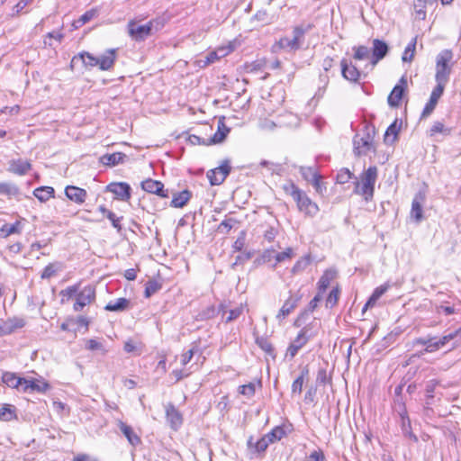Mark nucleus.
Wrapping results in <instances>:
<instances>
[{
  "label": "nucleus",
  "mask_w": 461,
  "mask_h": 461,
  "mask_svg": "<svg viewBox=\"0 0 461 461\" xmlns=\"http://www.w3.org/2000/svg\"><path fill=\"white\" fill-rule=\"evenodd\" d=\"M377 178L376 167H368L361 176V183L357 181L354 193L360 194L368 202L372 200L375 193V184Z\"/></svg>",
  "instance_id": "2"
},
{
  "label": "nucleus",
  "mask_w": 461,
  "mask_h": 461,
  "mask_svg": "<svg viewBox=\"0 0 461 461\" xmlns=\"http://www.w3.org/2000/svg\"><path fill=\"white\" fill-rule=\"evenodd\" d=\"M230 172L229 161H224L221 166L207 172V177L212 185H221Z\"/></svg>",
  "instance_id": "9"
},
{
  "label": "nucleus",
  "mask_w": 461,
  "mask_h": 461,
  "mask_svg": "<svg viewBox=\"0 0 461 461\" xmlns=\"http://www.w3.org/2000/svg\"><path fill=\"white\" fill-rule=\"evenodd\" d=\"M50 388V385L45 381L40 380H27L25 379L24 386L23 387V392L28 391H35L38 393H45Z\"/></svg>",
  "instance_id": "24"
},
{
  "label": "nucleus",
  "mask_w": 461,
  "mask_h": 461,
  "mask_svg": "<svg viewBox=\"0 0 461 461\" xmlns=\"http://www.w3.org/2000/svg\"><path fill=\"white\" fill-rule=\"evenodd\" d=\"M321 299H322V293L318 292V294L309 303L307 309L303 312H302L301 317H303L308 312H313L317 308L318 303L321 301Z\"/></svg>",
  "instance_id": "52"
},
{
  "label": "nucleus",
  "mask_w": 461,
  "mask_h": 461,
  "mask_svg": "<svg viewBox=\"0 0 461 461\" xmlns=\"http://www.w3.org/2000/svg\"><path fill=\"white\" fill-rule=\"evenodd\" d=\"M160 288L161 285L157 281L152 280L147 282L144 292L145 297H150L152 294H156Z\"/></svg>",
  "instance_id": "45"
},
{
  "label": "nucleus",
  "mask_w": 461,
  "mask_h": 461,
  "mask_svg": "<svg viewBox=\"0 0 461 461\" xmlns=\"http://www.w3.org/2000/svg\"><path fill=\"white\" fill-rule=\"evenodd\" d=\"M424 202V195L420 193L415 195L411 203V217L416 221L420 222L422 216V203Z\"/></svg>",
  "instance_id": "21"
},
{
  "label": "nucleus",
  "mask_w": 461,
  "mask_h": 461,
  "mask_svg": "<svg viewBox=\"0 0 461 461\" xmlns=\"http://www.w3.org/2000/svg\"><path fill=\"white\" fill-rule=\"evenodd\" d=\"M107 218L111 221V223L113 228L117 229L118 230H121L122 226L120 224L122 217H117L115 213L113 212H107Z\"/></svg>",
  "instance_id": "62"
},
{
  "label": "nucleus",
  "mask_w": 461,
  "mask_h": 461,
  "mask_svg": "<svg viewBox=\"0 0 461 461\" xmlns=\"http://www.w3.org/2000/svg\"><path fill=\"white\" fill-rule=\"evenodd\" d=\"M312 28V25L308 24H300L294 28L293 31V37L289 38L287 36L282 37L279 41L277 42L280 49H283L286 51H295L299 49H301L304 34L311 31Z\"/></svg>",
  "instance_id": "5"
},
{
  "label": "nucleus",
  "mask_w": 461,
  "mask_h": 461,
  "mask_svg": "<svg viewBox=\"0 0 461 461\" xmlns=\"http://www.w3.org/2000/svg\"><path fill=\"white\" fill-rule=\"evenodd\" d=\"M2 381L8 387L15 388L21 391L25 384V378L19 377L14 373L11 372H5L2 376Z\"/></svg>",
  "instance_id": "22"
},
{
  "label": "nucleus",
  "mask_w": 461,
  "mask_h": 461,
  "mask_svg": "<svg viewBox=\"0 0 461 461\" xmlns=\"http://www.w3.org/2000/svg\"><path fill=\"white\" fill-rule=\"evenodd\" d=\"M351 177V172L348 168H343L337 175V182L339 184H345L348 183Z\"/></svg>",
  "instance_id": "54"
},
{
  "label": "nucleus",
  "mask_w": 461,
  "mask_h": 461,
  "mask_svg": "<svg viewBox=\"0 0 461 461\" xmlns=\"http://www.w3.org/2000/svg\"><path fill=\"white\" fill-rule=\"evenodd\" d=\"M106 189L108 192L113 193L115 197L121 201L127 202L131 198V188L127 183H111L107 185Z\"/></svg>",
  "instance_id": "11"
},
{
  "label": "nucleus",
  "mask_w": 461,
  "mask_h": 461,
  "mask_svg": "<svg viewBox=\"0 0 461 461\" xmlns=\"http://www.w3.org/2000/svg\"><path fill=\"white\" fill-rule=\"evenodd\" d=\"M151 31L152 22H149L146 24H138L135 22H130L128 24L130 36L137 41H144L151 34Z\"/></svg>",
  "instance_id": "7"
},
{
  "label": "nucleus",
  "mask_w": 461,
  "mask_h": 461,
  "mask_svg": "<svg viewBox=\"0 0 461 461\" xmlns=\"http://www.w3.org/2000/svg\"><path fill=\"white\" fill-rule=\"evenodd\" d=\"M126 158V155L122 152H115L113 154H104L100 158L101 163L105 166H116L120 163L123 162V159Z\"/></svg>",
  "instance_id": "26"
},
{
  "label": "nucleus",
  "mask_w": 461,
  "mask_h": 461,
  "mask_svg": "<svg viewBox=\"0 0 461 461\" xmlns=\"http://www.w3.org/2000/svg\"><path fill=\"white\" fill-rule=\"evenodd\" d=\"M285 435V430L281 427H276L269 433L265 435L267 439H271V443L280 440Z\"/></svg>",
  "instance_id": "48"
},
{
  "label": "nucleus",
  "mask_w": 461,
  "mask_h": 461,
  "mask_svg": "<svg viewBox=\"0 0 461 461\" xmlns=\"http://www.w3.org/2000/svg\"><path fill=\"white\" fill-rule=\"evenodd\" d=\"M436 311L438 313H443L445 315H451L456 312V310L453 306L450 305H438L436 307Z\"/></svg>",
  "instance_id": "63"
},
{
  "label": "nucleus",
  "mask_w": 461,
  "mask_h": 461,
  "mask_svg": "<svg viewBox=\"0 0 461 461\" xmlns=\"http://www.w3.org/2000/svg\"><path fill=\"white\" fill-rule=\"evenodd\" d=\"M167 420L170 424V427L176 430L183 422L181 413L175 408L173 404H168L166 407Z\"/></svg>",
  "instance_id": "19"
},
{
  "label": "nucleus",
  "mask_w": 461,
  "mask_h": 461,
  "mask_svg": "<svg viewBox=\"0 0 461 461\" xmlns=\"http://www.w3.org/2000/svg\"><path fill=\"white\" fill-rule=\"evenodd\" d=\"M354 59L357 60H364L370 57V50L368 47L360 45L353 47Z\"/></svg>",
  "instance_id": "36"
},
{
  "label": "nucleus",
  "mask_w": 461,
  "mask_h": 461,
  "mask_svg": "<svg viewBox=\"0 0 461 461\" xmlns=\"http://www.w3.org/2000/svg\"><path fill=\"white\" fill-rule=\"evenodd\" d=\"M32 168V164L27 160L12 159L9 162L8 171L18 176H24Z\"/></svg>",
  "instance_id": "20"
},
{
  "label": "nucleus",
  "mask_w": 461,
  "mask_h": 461,
  "mask_svg": "<svg viewBox=\"0 0 461 461\" xmlns=\"http://www.w3.org/2000/svg\"><path fill=\"white\" fill-rule=\"evenodd\" d=\"M270 443L271 439H267V438L264 436L255 443L254 447L256 448V451L260 453L264 452Z\"/></svg>",
  "instance_id": "57"
},
{
  "label": "nucleus",
  "mask_w": 461,
  "mask_h": 461,
  "mask_svg": "<svg viewBox=\"0 0 461 461\" xmlns=\"http://www.w3.org/2000/svg\"><path fill=\"white\" fill-rule=\"evenodd\" d=\"M417 38H413L411 41L406 46L403 54L402 56V60L403 62H411L414 58L415 49H416Z\"/></svg>",
  "instance_id": "34"
},
{
  "label": "nucleus",
  "mask_w": 461,
  "mask_h": 461,
  "mask_svg": "<svg viewBox=\"0 0 461 461\" xmlns=\"http://www.w3.org/2000/svg\"><path fill=\"white\" fill-rule=\"evenodd\" d=\"M242 312H243V306H242V304H240V306H237L234 309L230 310L229 312L224 311L223 312V316L226 313H228V315L226 316L225 321L226 322H230V321L236 320L237 318H239L240 316V314Z\"/></svg>",
  "instance_id": "44"
},
{
  "label": "nucleus",
  "mask_w": 461,
  "mask_h": 461,
  "mask_svg": "<svg viewBox=\"0 0 461 461\" xmlns=\"http://www.w3.org/2000/svg\"><path fill=\"white\" fill-rule=\"evenodd\" d=\"M308 375V369H303L302 374L293 382L292 393H301L303 391V385L304 383V376Z\"/></svg>",
  "instance_id": "38"
},
{
  "label": "nucleus",
  "mask_w": 461,
  "mask_h": 461,
  "mask_svg": "<svg viewBox=\"0 0 461 461\" xmlns=\"http://www.w3.org/2000/svg\"><path fill=\"white\" fill-rule=\"evenodd\" d=\"M118 427L131 446L136 447L140 444V438L134 432L131 426L120 420Z\"/></svg>",
  "instance_id": "23"
},
{
  "label": "nucleus",
  "mask_w": 461,
  "mask_h": 461,
  "mask_svg": "<svg viewBox=\"0 0 461 461\" xmlns=\"http://www.w3.org/2000/svg\"><path fill=\"white\" fill-rule=\"evenodd\" d=\"M95 300V289L92 285H86L78 291L76 296V303L73 305L75 312H80L86 305L91 304Z\"/></svg>",
  "instance_id": "6"
},
{
  "label": "nucleus",
  "mask_w": 461,
  "mask_h": 461,
  "mask_svg": "<svg viewBox=\"0 0 461 461\" xmlns=\"http://www.w3.org/2000/svg\"><path fill=\"white\" fill-rule=\"evenodd\" d=\"M15 418L14 409H12L10 405L5 404L0 409V420L9 421Z\"/></svg>",
  "instance_id": "39"
},
{
  "label": "nucleus",
  "mask_w": 461,
  "mask_h": 461,
  "mask_svg": "<svg viewBox=\"0 0 461 461\" xmlns=\"http://www.w3.org/2000/svg\"><path fill=\"white\" fill-rule=\"evenodd\" d=\"M61 269L60 263H50L46 266L41 273L42 279H49L56 275V273Z\"/></svg>",
  "instance_id": "35"
},
{
  "label": "nucleus",
  "mask_w": 461,
  "mask_h": 461,
  "mask_svg": "<svg viewBox=\"0 0 461 461\" xmlns=\"http://www.w3.org/2000/svg\"><path fill=\"white\" fill-rule=\"evenodd\" d=\"M300 172L303 176V177L308 181V182H312L315 177L319 176L320 175L317 173V171L313 168V167H302L301 169H300Z\"/></svg>",
  "instance_id": "42"
},
{
  "label": "nucleus",
  "mask_w": 461,
  "mask_h": 461,
  "mask_svg": "<svg viewBox=\"0 0 461 461\" xmlns=\"http://www.w3.org/2000/svg\"><path fill=\"white\" fill-rule=\"evenodd\" d=\"M407 87V80L402 77L399 83L393 88L390 93L387 102L391 107H399L405 89Z\"/></svg>",
  "instance_id": "10"
},
{
  "label": "nucleus",
  "mask_w": 461,
  "mask_h": 461,
  "mask_svg": "<svg viewBox=\"0 0 461 461\" xmlns=\"http://www.w3.org/2000/svg\"><path fill=\"white\" fill-rule=\"evenodd\" d=\"M339 288H333L328 297H327V300H326V306L327 307H332L334 306L338 300H339Z\"/></svg>",
  "instance_id": "53"
},
{
  "label": "nucleus",
  "mask_w": 461,
  "mask_h": 461,
  "mask_svg": "<svg viewBox=\"0 0 461 461\" xmlns=\"http://www.w3.org/2000/svg\"><path fill=\"white\" fill-rule=\"evenodd\" d=\"M79 290V285H74L71 286H68L66 289L60 292L62 296H66L68 298H72L74 295H77Z\"/></svg>",
  "instance_id": "59"
},
{
  "label": "nucleus",
  "mask_w": 461,
  "mask_h": 461,
  "mask_svg": "<svg viewBox=\"0 0 461 461\" xmlns=\"http://www.w3.org/2000/svg\"><path fill=\"white\" fill-rule=\"evenodd\" d=\"M17 192H18V189L14 185L8 184V183H0V194H14Z\"/></svg>",
  "instance_id": "55"
},
{
  "label": "nucleus",
  "mask_w": 461,
  "mask_h": 461,
  "mask_svg": "<svg viewBox=\"0 0 461 461\" xmlns=\"http://www.w3.org/2000/svg\"><path fill=\"white\" fill-rule=\"evenodd\" d=\"M65 194L69 200L78 204L83 203L87 196L85 189L75 185H68L65 188Z\"/></svg>",
  "instance_id": "17"
},
{
  "label": "nucleus",
  "mask_w": 461,
  "mask_h": 461,
  "mask_svg": "<svg viewBox=\"0 0 461 461\" xmlns=\"http://www.w3.org/2000/svg\"><path fill=\"white\" fill-rule=\"evenodd\" d=\"M4 323L7 329V332L9 334H11L14 331H15L16 330L22 329L23 327H24L25 321H24V319L20 318V317H13V318H10V319L6 320L5 321H4Z\"/></svg>",
  "instance_id": "33"
},
{
  "label": "nucleus",
  "mask_w": 461,
  "mask_h": 461,
  "mask_svg": "<svg viewBox=\"0 0 461 461\" xmlns=\"http://www.w3.org/2000/svg\"><path fill=\"white\" fill-rule=\"evenodd\" d=\"M188 140L193 145H211L210 139H203L194 134L190 135Z\"/></svg>",
  "instance_id": "60"
},
{
  "label": "nucleus",
  "mask_w": 461,
  "mask_h": 461,
  "mask_svg": "<svg viewBox=\"0 0 461 461\" xmlns=\"http://www.w3.org/2000/svg\"><path fill=\"white\" fill-rule=\"evenodd\" d=\"M342 77L351 82H357L360 77V72L352 63L343 59L340 61Z\"/></svg>",
  "instance_id": "15"
},
{
  "label": "nucleus",
  "mask_w": 461,
  "mask_h": 461,
  "mask_svg": "<svg viewBox=\"0 0 461 461\" xmlns=\"http://www.w3.org/2000/svg\"><path fill=\"white\" fill-rule=\"evenodd\" d=\"M310 262H311V259H310L309 256L300 258L298 261H296V263L293 267L292 272L296 274V273H299V272L304 270L305 267L310 264Z\"/></svg>",
  "instance_id": "49"
},
{
  "label": "nucleus",
  "mask_w": 461,
  "mask_h": 461,
  "mask_svg": "<svg viewBox=\"0 0 461 461\" xmlns=\"http://www.w3.org/2000/svg\"><path fill=\"white\" fill-rule=\"evenodd\" d=\"M452 59L453 52L450 50H444L437 55L435 80L438 85L446 86L448 82Z\"/></svg>",
  "instance_id": "4"
},
{
  "label": "nucleus",
  "mask_w": 461,
  "mask_h": 461,
  "mask_svg": "<svg viewBox=\"0 0 461 461\" xmlns=\"http://www.w3.org/2000/svg\"><path fill=\"white\" fill-rule=\"evenodd\" d=\"M33 194L41 202H46L54 195V189L50 186H41L33 191Z\"/></svg>",
  "instance_id": "32"
},
{
  "label": "nucleus",
  "mask_w": 461,
  "mask_h": 461,
  "mask_svg": "<svg viewBox=\"0 0 461 461\" xmlns=\"http://www.w3.org/2000/svg\"><path fill=\"white\" fill-rule=\"evenodd\" d=\"M426 0H414V9L417 17L420 20H424L426 18Z\"/></svg>",
  "instance_id": "41"
},
{
  "label": "nucleus",
  "mask_w": 461,
  "mask_h": 461,
  "mask_svg": "<svg viewBox=\"0 0 461 461\" xmlns=\"http://www.w3.org/2000/svg\"><path fill=\"white\" fill-rule=\"evenodd\" d=\"M229 131L230 129L220 120L217 131L210 138L211 144H217L223 141Z\"/></svg>",
  "instance_id": "29"
},
{
  "label": "nucleus",
  "mask_w": 461,
  "mask_h": 461,
  "mask_svg": "<svg viewBox=\"0 0 461 461\" xmlns=\"http://www.w3.org/2000/svg\"><path fill=\"white\" fill-rule=\"evenodd\" d=\"M402 433L405 437L411 438L412 441L417 442L418 438L411 431L410 420L409 419L405 420L402 416Z\"/></svg>",
  "instance_id": "50"
},
{
  "label": "nucleus",
  "mask_w": 461,
  "mask_h": 461,
  "mask_svg": "<svg viewBox=\"0 0 461 461\" xmlns=\"http://www.w3.org/2000/svg\"><path fill=\"white\" fill-rule=\"evenodd\" d=\"M389 287L390 285L387 283L376 287L373 292L372 295L369 297L366 303L365 304L363 311H366L369 307H373L375 304L376 301L387 292Z\"/></svg>",
  "instance_id": "28"
},
{
  "label": "nucleus",
  "mask_w": 461,
  "mask_h": 461,
  "mask_svg": "<svg viewBox=\"0 0 461 461\" xmlns=\"http://www.w3.org/2000/svg\"><path fill=\"white\" fill-rule=\"evenodd\" d=\"M130 302L126 298H118L114 302L108 303L104 309L108 312H122L129 307Z\"/></svg>",
  "instance_id": "30"
},
{
  "label": "nucleus",
  "mask_w": 461,
  "mask_h": 461,
  "mask_svg": "<svg viewBox=\"0 0 461 461\" xmlns=\"http://www.w3.org/2000/svg\"><path fill=\"white\" fill-rule=\"evenodd\" d=\"M308 327H303L289 345L285 356L289 357L290 359H293L298 351L309 341L311 335H308Z\"/></svg>",
  "instance_id": "8"
},
{
  "label": "nucleus",
  "mask_w": 461,
  "mask_h": 461,
  "mask_svg": "<svg viewBox=\"0 0 461 461\" xmlns=\"http://www.w3.org/2000/svg\"><path fill=\"white\" fill-rule=\"evenodd\" d=\"M447 131L444 124L441 122H436L429 130V136H434L437 133H443Z\"/></svg>",
  "instance_id": "61"
},
{
  "label": "nucleus",
  "mask_w": 461,
  "mask_h": 461,
  "mask_svg": "<svg viewBox=\"0 0 461 461\" xmlns=\"http://www.w3.org/2000/svg\"><path fill=\"white\" fill-rule=\"evenodd\" d=\"M191 196V192L186 189L179 193H175L173 194L170 206L174 208H182L188 203Z\"/></svg>",
  "instance_id": "25"
},
{
  "label": "nucleus",
  "mask_w": 461,
  "mask_h": 461,
  "mask_svg": "<svg viewBox=\"0 0 461 461\" xmlns=\"http://www.w3.org/2000/svg\"><path fill=\"white\" fill-rule=\"evenodd\" d=\"M236 223H238V221H236L235 219H232V218L226 219L219 224L218 231L226 234L233 228V226Z\"/></svg>",
  "instance_id": "43"
},
{
  "label": "nucleus",
  "mask_w": 461,
  "mask_h": 461,
  "mask_svg": "<svg viewBox=\"0 0 461 461\" xmlns=\"http://www.w3.org/2000/svg\"><path fill=\"white\" fill-rule=\"evenodd\" d=\"M444 89H445L444 86L438 85V84L434 87V89L432 90V92L430 94L429 100L426 104V105L422 111L423 117L429 116L433 112V110L435 109V107L438 104V99L443 95Z\"/></svg>",
  "instance_id": "13"
},
{
  "label": "nucleus",
  "mask_w": 461,
  "mask_h": 461,
  "mask_svg": "<svg viewBox=\"0 0 461 461\" xmlns=\"http://www.w3.org/2000/svg\"><path fill=\"white\" fill-rule=\"evenodd\" d=\"M461 338V328L457 329L456 330L450 332L447 335H444L443 337L437 339L438 346L441 348L445 347L449 341L455 340L456 338Z\"/></svg>",
  "instance_id": "37"
},
{
  "label": "nucleus",
  "mask_w": 461,
  "mask_h": 461,
  "mask_svg": "<svg viewBox=\"0 0 461 461\" xmlns=\"http://www.w3.org/2000/svg\"><path fill=\"white\" fill-rule=\"evenodd\" d=\"M141 188L148 193L155 194L163 198L168 196L167 190H164V185L158 180L148 178L141 182Z\"/></svg>",
  "instance_id": "12"
},
{
  "label": "nucleus",
  "mask_w": 461,
  "mask_h": 461,
  "mask_svg": "<svg viewBox=\"0 0 461 461\" xmlns=\"http://www.w3.org/2000/svg\"><path fill=\"white\" fill-rule=\"evenodd\" d=\"M294 257V250L291 248H287L285 251L276 253L274 256L276 263H281L285 260H290Z\"/></svg>",
  "instance_id": "47"
},
{
  "label": "nucleus",
  "mask_w": 461,
  "mask_h": 461,
  "mask_svg": "<svg viewBox=\"0 0 461 461\" xmlns=\"http://www.w3.org/2000/svg\"><path fill=\"white\" fill-rule=\"evenodd\" d=\"M373 148V142L370 136L367 134L366 137L356 136L354 139V150L358 156L366 155Z\"/></svg>",
  "instance_id": "18"
},
{
  "label": "nucleus",
  "mask_w": 461,
  "mask_h": 461,
  "mask_svg": "<svg viewBox=\"0 0 461 461\" xmlns=\"http://www.w3.org/2000/svg\"><path fill=\"white\" fill-rule=\"evenodd\" d=\"M240 393L246 395L248 397H251L255 393V384L252 383H249L248 384H244L240 386L239 388Z\"/></svg>",
  "instance_id": "58"
},
{
  "label": "nucleus",
  "mask_w": 461,
  "mask_h": 461,
  "mask_svg": "<svg viewBox=\"0 0 461 461\" xmlns=\"http://www.w3.org/2000/svg\"><path fill=\"white\" fill-rule=\"evenodd\" d=\"M284 191L286 194L293 197L296 203L299 212L308 217H314L320 211L316 203L306 194L304 191L296 186L294 183L284 185Z\"/></svg>",
  "instance_id": "1"
},
{
  "label": "nucleus",
  "mask_w": 461,
  "mask_h": 461,
  "mask_svg": "<svg viewBox=\"0 0 461 461\" xmlns=\"http://www.w3.org/2000/svg\"><path fill=\"white\" fill-rule=\"evenodd\" d=\"M311 183L313 185L315 191L320 194H322L326 190V187L321 182V176L315 177Z\"/></svg>",
  "instance_id": "64"
},
{
  "label": "nucleus",
  "mask_w": 461,
  "mask_h": 461,
  "mask_svg": "<svg viewBox=\"0 0 461 461\" xmlns=\"http://www.w3.org/2000/svg\"><path fill=\"white\" fill-rule=\"evenodd\" d=\"M79 56L86 67H98L101 70H109L116 59V50L109 49L99 57L89 52H83Z\"/></svg>",
  "instance_id": "3"
},
{
  "label": "nucleus",
  "mask_w": 461,
  "mask_h": 461,
  "mask_svg": "<svg viewBox=\"0 0 461 461\" xmlns=\"http://www.w3.org/2000/svg\"><path fill=\"white\" fill-rule=\"evenodd\" d=\"M337 276V271L334 269H327L323 275L321 276L318 282V289L320 293H324L330 282L335 279Z\"/></svg>",
  "instance_id": "27"
},
{
  "label": "nucleus",
  "mask_w": 461,
  "mask_h": 461,
  "mask_svg": "<svg viewBox=\"0 0 461 461\" xmlns=\"http://www.w3.org/2000/svg\"><path fill=\"white\" fill-rule=\"evenodd\" d=\"M301 300L300 295H291L283 304L278 313L276 314V319L279 322H281L286 316H288L298 305V303Z\"/></svg>",
  "instance_id": "16"
},
{
  "label": "nucleus",
  "mask_w": 461,
  "mask_h": 461,
  "mask_svg": "<svg viewBox=\"0 0 461 461\" xmlns=\"http://www.w3.org/2000/svg\"><path fill=\"white\" fill-rule=\"evenodd\" d=\"M388 50V45L384 41L375 39L373 41V50L371 57L372 65L375 66L377 64L378 61L383 59L386 56Z\"/></svg>",
  "instance_id": "14"
},
{
  "label": "nucleus",
  "mask_w": 461,
  "mask_h": 461,
  "mask_svg": "<svg viewBox=\"0 0 461 461\" xmlns=\"http://www.w3.org/2000/svg\"><path fill=\"white\" fill-rule=\"evenodd\" d=\"M401 128V124L398 125L397 120H395L386 130L384 134V142L393 144L398 136L399 131Z\"/></svg>",
  "instance_id": "31"
},
{
  "label": "nucleus",
  "mask_w": 461,
  "mask_h": 461,
  "mask_svg": "<svg viewBox=\"0 0 461 461\" xmlns=\"http://www.w3.org/2000/svg\"><path fill=\"white\" fill-rule=\"evenodd\" d=\"M96 10L91 9L82 14L77 21L74 23L76 28L84 25L96 15Z\"/></svg>",
  "instance_id": "40"
},
{
  "label": "nucleus",
  "mask_w": 461,
  "mask_h": 461,
  "mask_svg": "<svg viewBox=\"0 0 461 461\" xmlns=\"http://www.w3.org/2000/svg\"><path fill=\"white\" fill-rule=\"evenodd\" d=\"M86 348L91 351L101 350L103 352H105L103 344L95 339L86 340Z\"/></svg>",
  "instance_id": "56"
},
{
  "label": "nucleus",
  "mask_w": 461,
  "mask_h": 461,
  "mask_svg": "<svg viewBox=\"0 0 461 461\" xmlns=\"http://www.w3.org/2000/svg\"><path fill=\"white\" fill-rule=\"evenodd\" d=\"M257 344L258 347L264 350L266 353L272 355L274 352V348L271 345V343L266 339V338H257L256 339Z\"/></svg>",
  "instance_id": "51"
},
{
  "label": "nucleus",
  "mask_w": 461,
  "mask_h": 461,
  "mask_svg": "<svg viewBox=\"0 0 461 461\" xmlns=\"http://www.w3.org/2000/svg\"><path fill=\"white\" fill-rule=\"evenodd\" d=\"M219 60L217 58V53L213 50L209 52L204 59H200L197 62L199 67L204 68L210 64L214 63L215 61Z\"/></svg>",
  "instance_id": "46"
}]
</instances>
